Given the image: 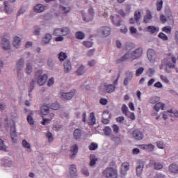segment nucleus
Instances as JSON below:
<instances>
[{"label":"nucleus","instance_id":"1","mask_svg":"<svg viewBox=\"0 0 178 178\" xmlns=\"http://www.w3.org/2000/svg\"><path fill=\"white\" fill-rule=\"evenodd\" d=\"M68 34H70V29L67 26L56 29L53 32V35L57 36L55 38V41L57 42L63 41L65 40L63 37L68 35Z\"/></svg>","mask_w":178,"mask_h":178},{"label":"nucleus","instance_id":"2","mask_svg":"<svg viewBox=\"0 0 178 178\" xmlns=\"http://www.w3.org/2000/svg\"><path fill=\"white\" fill-rule=\"evenodd\" d=\"M47 80L48 75L47 74H42V70H38L35 73V79L32 81V84L34 86L37 83L38 86H45Z\"/></svg>","mask_w":178,"mask_h":178},{"label":"nucleus","instance_id":"3","mask_svg":"<svg viewBox=\"0 0 178 178\" xmlns=\"http://www.w3.org/2000/svg\"><path fill=\"white\" fill-rule=\"evenodd\" d=\"M5 128L6 130H9L10 129V136L13 140V143H16V137H17V134L16 133V127L15 126V122L13 121H10L8 122V119L5 120Z\"/></svg>","mask_w":178,"mask_h":178},{"label":"nucleus","instance_id":"4","mask_svg":"<svg viewBox=\"0 0 178 178\" xmlns=\"http://www.w3.org/2000/svg\"><path fill=\"white\" fill-rule=\"evenodd\" d=\"M103 173L106 178H118V170L115 168H106Z\"/></svg>","mask_w":178,"mask_h":178},{"label":"nucleus","instance_id":"5","mask_svg":"<svg viewBox=\"0 0 178 178\" xmlns=\"http://www.w3.org/2000/svg\"><path fill=\"white\" fill-rule=\"evenodd\" d=\"M176 57L174 56H169L168 58L163 60V63L166 67L169 69H175V64L176 63Z\"/></svg>","mask_w":178,"mask_h":178},{"label":"nucleus","instance_id":"6","mask_svg":"<svg viewBox=\"0 0 178 178\" xmlns=\"http://www.w3.org/2000/svg\"><path fill=\"white\" fill-rule=\"evenodd\" d=\"M147 56L150 63H155L158 61V58L156 57V51L152 49H149L147 50Z\"/></svg>","mask_w":178,"mask_h":178},{"label":"nucleus","instance_id":"7","mask_svg":"<svg viewBox=\"0 0 178 178\" xmlns=\"http://www.w3.org/2000/svg\"><path fill=\"white\" fill-rule=\"evenodd\" d=\"M94 8L92 7L89 8L88 10V13H82L83 20H85V22H91V20H92L94 18Z\"/></svg>","mask_w":178,"mask_h":178},{"label":"nucleus","instance_id":"8","mask_svg":"<svg viewBox=\"0 0 178 178\" xmlns=\"http://www.w3.org/2000/svg\"><path fill=\"white\" fill-rule=\"evenodd\" d=\"M97 34L100 37H108L111 35V28L109 26H102L98 29Z\"/></svg>","mask_w":178,"mask_h":178},{"label":"nucleus","instance_id":"9","mask_svg":"<svg viewBox=\"0 0 178 178\" xmlns=\"http://www.w3.org/2000/svg\"><path fill=\"white\" fill-rule=\"evenodd\" d=\"M74 94H76V90H72L69 92H60V97L64 101H69V99H72L74 97Z\"/></svg>","mask_w":178,"mask_h":178},{"label":"nucleus","instance_id":"10","mask_svg":"<svg viewBox=\"0 0 178 178\" xmlns=\"http://www.w3.org/2000/svg\"><path fill=\"white\" fill-rule=\"evenodd\" d=\"M132 137L136 141H141L144 138V134L138 129H136L132 132Z\"/></svg>","mask_w":178,"mask_h":178},{"label":"nucleus","instance_id":"11","mask_svg":"<svg viewBox=\"0 0 178 178\" xmlns=\"http://www.w3.org/2000/svg\"><path fill=\"white\" fill-rule=\"evenodd\" d=\"M133 60V54L131 51H127L124 56H122L120 59L116 60L117 63H122V62H127V60Z\"/></svg>","mask_w":178,"mask_h":178},{"label":"nucleus","instance_id":"12","mask_svg":"<svg viewBox=\"0 0 178 178\" xmlns=\"http://www.w3.org/2000/svg\"><path fill=\"white\" fill-rule=\"evenodd\" d=\"M67 177L71 178L77 177V168L76 167V165L72 164L70 166L69 173L67 175Z\"/></svg>","mask_w":178,"mask_h":178},{"label":"nucleus","instance_id":"13","mask_svg":"<svg viewBox=\"0 0 178 178\" xmlns=\"http://www.w3.org/2000/svg\"><path fill=\"white\" fill-rule=\"evenodd\" d=\"M144 169V161L138 160L136 165V175L137 176H141L143 175V170Z\"/></svg>","mask_w":178,"mask_h":178},{"label":"nucleus","instance_id":"14","mask_svg":"<svg viewBox=\"0 0 178 178\" xmlns=\"http://www.w3.org/2000/svg\"><path fill=\"white\" fill-rule=\"evenodd\" d=\"M1 47L4 51H8V49H10V41L7 38H3L1 42Z\"/></svg>","mask_w":178,"mask_h":178},{"label":"nucleus","instance_id":"15","mask_svg":"<svg viewBox=\"0 0 178 178\" xmlns=\"http://www.w3.org/2000/svg\"><path fill=\"white\" fill-rule=\"evenodd\" d=\"M132 52V56H133V60H135V59H140L143 55V48L140 47Z\"/></svg>","mask_w":178,"mask_h":178},{"label":"nucleus","instance_id":"16","mask_svg":"<svg viewBox=\"0 0 178 178\" xmlns=\"http://www.w3.org/2000/svg\"><path fill=\"white\" fill-rule=\"evenodd\" d=\"M24 58H20L16 63V72L19 73L23 69H24Z\"/></svg>","mask_w":178,"mask_h":178},{"label":"nucleus","instance_id":"17","mask_svg":"<svg viewBox=\"0 0 178 178\" xmlns=\"http://www.w3.org/2000/svg\"><path fill=\"white\" fill-rule=\"evenodd\" d=\"M1 165L6 168H12L15 163H13V161L10 160L9 158H6L2 159Z\"/></svg>","mask_w":178,"mask_h":178},{"label":"nucleus","instance_id":"18","mask_svg":"<svg viewBox=\"0 0 178 178\" xmlns=\"http://www.w3.org/2000/svg\"><path fill=\"white\" fill-rule=\"evenodd\" d=\"M70 152L72 154L70 156L71 159H74L76 155H77V152H79V146L77 145H72L70 149Z\"/></svg>","mask_w":178,"mask_h":178},{"label":"nucleus","instance_id":"19","mask_svg":"<svg viewBox=\"0 0 178 178\" xmlns=\"http://www.w3.org/2000/svg\"><path fill=\"white\" fill-rule=\"evenodd\" d=\"M129 169H130V163L127 162L123 163L121 166V174L124 176H126Z\"/></svg>","mask_w":178,"mask_h":178},{"label":"nucleus","instance_id":"20","mask_svg":"<svg viewBox=\"0 0 178 178\" xmlns=\"http://www.w3.org/2000/svg\"><path fill=\"white\" fill-rule=\"evenodd\" d=\"M149 165L150 166H152V165H154V169H156V170H160V169L163 168V163H159V162H155V161L154 160L150 161Z\"/></svg>","mask_w":178,"mask_h":178},{"label":"nucleus","instance_id":"21","mask_svg":"<svg viewBox=\"0 0 178 178\" xmlns=\"http://www.w3.org/2000/svg\"><path fill=\"white\" fill-rule=\"evenodd\" d=\"M72 71V63L69 60H66L64 63V72L70 73Z\"/></svg>","mask_w":178,"mask_h":178},{"label":"nucleus","instance_id":"22","mask_svg":"<svg viewBox=\"0 0 178 178\" xmlns=\"http://www.w3.org/2000/svg\"><path fill=\"white\" fill-rule=\"evenodd\" d=\"M168 170L170 173H178V165L177 163H172L168 167Z\"/></svg>","mask_w":178,"mask_h":178},{"label":"nucleus","instance_id":"23","mask_svg":"<svg viewBox=\"0 0 178 178\" xmlns=\"http://www.w3.org/2000/svg\"><path fill=\"white\" fill-rule=\"evenodd\" d=\"M90 163L89 165L91 166V168L95 166L97 162L98 161V159L97 156H95V154H90Z\"/></svg>","mask_w":178,"mask_h":178},{"label":"nucleus","instance_id":"24","mask_svg":"<svg viewBox=\"0 0 178 178\" xmlns=\"http://www.w3.org/2000/svg\"><path fill=\"white\" fill-rule=\"evenodd\" d=\"M33 10L36 13H41L45 10V7L42 4H37L33 7Z\"/></svg>","mask_w":178,"mask_h":178},{"label":"nucleus","instance_id":"25","mask_svg":"<svg viewBox=\"0 0 178 178\" xmlns=\"http://www.w3.org/2000/svg\"><path fill=\"white\" fill-rule=\"evenodd\" d=\"M111 20L113 22V24H114V26H116L117 27L120 26L122 24H120V18L119 17V16H111Z\"/></svg>","mask_w":178,"mask_h":178},{"label":"nucleus","instance_id":"26","mask_svg":"<svg viewBox=\"0 0 178 178\" xmlns=\"http://www.w3.org/2000/svg\"><path fill=\"white\" fill-rule=\"evenodd\" d=\"M136 48V44L134 43L127 42L124 44V49L126 51H131V49H134Z\"/></svg>","mask_w":178,"mask_h":178},{"label":"nucleus","instance_id":"27","mask_svg":"<svg viewBox=\"0 0 178 178\" xmlns=\"http://www.w3.org/2000/svg\"><path fill=\"white\" fill-rule=\"evenodd\" d=\"M74 138L76 141H79L81 138V130L79 129H76L74 131Z\"/></svg>","mask_w":178,"mask_h":178},{"label":"nucleus","instance_id":"28","mask_svg":"<svg viewBox=\"0 0 178 178\" xmlns=\"http://www.w3.org/2000/svg\"><path fill=\"white\" fill-rule=\"evenodd\" d=\"M152 20V14L151 11L147 10L146 15L144 16V22L145 23H149Z\"/></svg>","mask_w":178,"mask_h":178},{"label":"nucleus","instance_id":"29","mask_svg":"<svg viewBox=\"0 0 178 178\" xmlns=\"http://www.w3.org/2000/svg\"><path fill=\"white\" fill-rule=\"evenodd\" d=\"M96 122L97 119H95V114L94 113H91L89 117L88 124L90 126H93V124H95Z\"/></svg>","mask_w":178,"mask_h":178},{"label":"nucleus","instance_id":"30","mask_svg":"<svg viewBox=\"0 0 178 178\" xmlns=\"http://www.w3.org/2000/svg\"><path fill=\"white\" fill-rule=\"evenodd\" d=\"M22 44V39L17 36L14 37L13 45L15 48H19Z\"/></svg>","mask_w":178,"mask_h":178},{"label":"nucleus","instance_id":"31","mask_svg":"<svg viewBox=\"0 0 178 178\" xmlns=\"http://www.w3.org/2000/svg\"><path fill=\"white\" fill-rule=\"evenodd\" d=\"M26 72L28 74L33 73V65L29 60L26 63Z\"/></svg>","mask_w":178,"mask_h":178},{"label":"nucleus","instance_id":"32","mask_svg":"<svg viewBox=\"0 0 178 178\" xmlns=\"http://www.w3.org/2000/svg\"><path fill=\"white\" fill-rule=\"evenodd\" d=\"M34 115L33 111H31L29 114L27 115V122L29 123L31 126L34 124V118H33Z\"/></svg>","mask_w":178,"mask_h":178},{"label":"nucleus","instance_id":"33","mask_svg":"<svg viewBox=\"0 0 178 178\" xmlns=\"http://www.w3.org/2000/svg\"><path fill=\"white\" fill-rule=\"evenodd\" d=\"M77 76H83L86 73V67L81 65L76 72Z\"/></svg>","mask_w":178,"mask_h":178},{"label":"nucleus","instance_id":"34","mask_svg":"<svg viewBox=\"0 0 178 178\" xmlns=\"http://www.w3.org/2000/svg\"><path fill=\"white\" fill-rule=\"evenodd\" d=\"M41 114L44 116H47L49 113V106H42L41 107Z\"/></svg>","mask_w":178,"mask_h":178},{"label":"nucleus","instance_id":"35","mask_svg":"<svg viewBox=\"0 0 178 178\" xmlns=\"http://www.w3.org/2000/svg\"><path fill=\"white\" fill-rule=\"evenodd\" d=\"M164 108H165V104H163L161 102L156 103L154 106V109L156 111V112H158L159 111H160V109L163 111Z\"/></svg>","mask_w":178,"mask_h":178},{"label":"nucleus","instance_id":"36","mask_svg":"<svg viewBox=\"0 0 178 178\" xmlns=\"http://www.w3.org/2000/svg\"><path fill=\"white\" fill-rule=\"evenodd\" d=\"M139 147H141L143 149H147V151H153L154 148V146L152 144L140 145Z\"/></svg>","mask_w":178,"mask_h":178},{"label":"nucleus","instance_id":"37","mask_svg":"<svg viewBox=\"0 0 178 178\" xmlns=\"http://www.w3.org/2000/svg\"><path fill=\"white\" fill-rule=\"evenodd\" d=\"M159 31V29H157L156 27L154 26H149L147 27V32L150 33L151 34H154V33H158Z\"/></svg>","mask_w":178,"mask_h":178},{"label":"nucleus","instance_id":"38","mask_svg":"<svg viewBox=\"0 0 178 178\" xmlns=\"http://www.w3.org/2000/svg\"><path fill=\"white\" fill-rule=\"evenodd\" d=\"M75 37L77 40H84V38H86V35L81 31H77L75 33Z\"/></svg>","mask_w":178,"mask_h":178},{"label":"nucleus","instance_id":"39","mask_svg":"<svg viewBox=\"0 0 178 178\" xmlns=\"http://www.w3.org/2000/svg\"><path fill=\"white\" fill-rule=\"evenodd\" d=\"M60 9L63 12V13H69L72 10L70 6H60Z\"/></svg>","mask_w":178,"mask_h":178},{"label":"nucleus","instance_id":"40","mask_svg":"<svg viewBox=\"0 0 178 178\" xmlns=\"http://www.w3.org/2000/svg\"><path fill=\"white\" fill-rule=\"evenodd\" d=\"M49 108L53 109V111H58L60 108V106L58 103H52L51 104H49Z\"/></svg>","mask_w":178,"mask_h":178},{"label":"nucleus","instance_id":"41","mask_svg":"<svg viewBox=\"0 0 178 178\" xmlns=\"http://www.w3.org/2000/svg\"><path fill=\"white\" fill-rule=\"evenodd\" d=\"M115 86L112 84L106 86V92L108 93L113 92V91H115Z\"/></svg>","mask_w":178,"mask_h":178},{"label":"nucleus","instance_id":"42","mask_svg":"<svg viewBox=\"0 0 178 178\" xmlns=\"http://www.w3.org/2000/svg\"><path fill=\"white\" fill-rule=\"evenodd\" d=\"M47 65L49 67V70H54V66H55V64L54 63V60L52 58H49L47 60Z\"/></svg>","mask_w":178,"mask_h":178},{"label":"nucleus","instance_id":"43","mask_svg":"<svg viewBox=\"0 0 178 178\" xmlns=\"http://www.w3.org/2000/svg\"><path fill=\"white\" fill-rule=\"evenodd\" d=\"M66 58H67V55H66L65 53H64L63 51H61L58 54V59L60 62H63V60H65Z\"/></svg>","mask_w":178,"mask_h":178},{"label":"nucleus","instance_id":"44","mask_svg":"<svg viewBox=\"0 0 178 178\" xmlns=\"http://www.w3.org/2000/svg\"><path fill=\"white\" fill-rule=\"evenodd\" d=\"M163 6V0H157L156 2V9L157 10H162V8Z\"/></svg>","mask_w":178,"mask_h":178},{"label":"nucleus","instance_id":"45","mask_svg":"<svg viewBox=\"0 0 178 178\" xmlns=\"http://www.w3.org/2000/svg\"><path fill=\"white\" fill-rule=\"evenodd\" d=\"M52 38V35L49 33L46 34V35L44 36V39H43V42H44V44H48V42H49V41H51Z\"/></svg>","mask_w":178,"mask_h":178},{"label":"nucleus","instance_id":"46","mask_svg":"<svg viewBox=\"0 0 178 178\" xmlns=\"http://www.w3.org/2000/svg\"><path fill=\"white\" fill-rule=\"evenodd\" d=\"M8 3H9L8 1H5L4 6L6 9V13H7L8 15H10V13H12V9L9 8V6H8Z\"/></svg>","mask_w":178,"mask_h":178},{"label":"nucleus","instance_id":"47","mask_svg":"<svg viewBox=\"0 0 178 178\" xmlns=\"http://www.w3.org/2000/svg\"><path fill=\"white\" fill-rule=\"evenodd\" d=\"M159 38H161V40H162L163 41H168V40H169V38L168 37V35H166L165 33L161 32L159 35H158Z\"/></svg>","mask_w":178,"mask_h":178},{"label":"nucleus","instance_id":"48","mask_svg":"<svg viewBox=\"0 0 178 178\" xmlns=\"http://www.w3.org/2000/svg\"><path fill=\"white\" fill-rule=\"evenodd\" d=\"M22 144L24 148H26L28 149H30V148H31V145H30V143L26 140H23Z\"/></svg>","mask_w":178,"mask_h":178},{"label":"nucleus","instance_id":"49","mask_svg":"<svg viewBox=\"0 0 178 178\" xmlns=\"http://www.w3.org/2000/svg\"><path fill=\"white\" fill-rule=\"evenodd\" d=\"M144 73V67H141L136 70V77H138L139 76H141V74Z\"/></svg>","mask_w":178,"mask_h":178},{"label":"nucleus","instance_id":"50","mask_svg":"<svg viewBox=\"0 0 178 178\" xmlns=\"http://www.w3.org/2000/svg\"><path fill=\"white\" fill-rule=\"evenodd\" d=\"M121 111L123 113V115H127V113H129V108L127 107V106H126V104H123L121 108Z\"/></svg>","mask_w":178,"mask_h":178},{"label":"nucleus","instance_id":"51","mask_svg":"<svg viewBox=\"0 0 178 178\" xmlns=\"http://www.w3.org/2000/svg\"><path fill=\"white\" fill-rule=\"evenodd\" d=\"M135 21L138 22L141 19V12L136 11L134 13Z\"/></svg>","mask_w":178,"mask_h":178},{"label":"nucleus","instance_id":"52","mask_svg":"<svg viewBox=\"0 0 178 178\" xmlns=\"http://www.w3.org/2000/svg\"><path fill=\"white\" fill-rule=\"evenodd\" d=\"M6 149H7L6 145H5L2 139H0V150L6 151Z\"/></svg>","mask_w":178,"mask_h":178},{"label":"nucleus","instance_id":"53","mask_svg":"<svg viewBox=\"0 0 178 178\" xmlns=\"http://www.w3.org/2000/svg\"><path fill=\"white\" fill-rule=\"evenodd\" d=\"M159 101V97H153L149 99V104H156Z\"/></svg>","mask_w":178,"mask_h":178},{"label":"nucleus","instance_id":"54","mask_svg":"<svg viewBox=\"0 0 178 178\" xmlns=\"http://www.w3.org/2000/svg\"><path fill=\"white\" fill-rule=\"evenodd\" d=\"M97 148H98V144L95 143H91L90 145L89 146V149L90 151H95Z\"/></svg>","mask_w":178,"mask_h":178},{"label":"nucleus","instance_id":"55","mask_svg":"<svg viewBox=\"0 0 178 178\" xmlns=\"http://www.w3.org/2000/svg\"><path fill=\"white\" fill-rule=\"evenodd\" d=\"M49 123H51V119L49 118H43V120L41 122L42 126H47V124H49Z\"/></svg>","mask_w":178,"mask_h":178},{"label":"nucleus","instance_id":"56","mask_svg":"<svg viewBox=\"0 0 178 178\" xmlns=\"http://www.w3.org/2000/svg\"><path fill=\"white\" fill-rule=\"evenodd\" d=\"M55 83V79H54V77H51L47 82V86L48 87H52V86H54V84Z\"/></svg>","mask_w":178,"mask_h":178},{"label":"nucleus","instance_id":"57","mask_svg":"<svg viewBox=\"0 0 178 178\" xmlns=\"http://www.w3.org/2000/svg\"><path fill=\"white\" fill-rule=\"evenodd\" d=\"M125 116H127V118L131 119L132 120H136V115H134V113H131L129 111L127 113V115H125Z\"/></svg>","mask_w":178,"mask_h":178},{"label":"nucleus","instance_id":"58","mask_svg":"<svg viewBox=\"0 0 178 178\" xmlns=\"http://www.w3.org/2000/svg\"><path fill=\"white\" fill-rule=\"evenodd\" d=\"M104 133L106 136H111V133H112V129L109 127H106L104 129Z\"/></svg>","mask_w":178,"mask_h":178},{"label":"nucleus","instance_id":"59","mask_svg":"<svg viewBox=\"0 0 178 178\" xmlns=\"http://www.w3.org/2000/svg\"><path fill=\"white\" fill-rule=\"evenodd\" d=\"M61 6H70V1L69 0H60Z\"/></svg>","mask_w":178,"mask_h":178},{"label":"nucleus","instance_id":"60","mask_svg":"<svg viewBox=\"0 0 178 178\" xmlns=\"http://www.w3.org/2000/svg\"><path fill=\"white\" fill-rule=\"evenodd\" d=\"M162 31H164V33H167V34H170L172 31V29L169 26H165L162 29Z\"/></svg>","mask_w":178,"mask_h":178},{"label":"nucleus","instance_id":"61","mask_svg":"<svg viewBox=\"0 0 178 178\" xmlns=\"http://www.w3.org/2000/svg\"><path fill=\"white\" fill-rule=\"evenodd\" d=\"M83 44L85 47H86V48H91V47H92V42L90 41H83Z\"/></svg>","mask_w":178,"mask_h":178},{"label":"nucleus","instance_id":"62","mask_svg":"<svg viewBox=\"0 0 178 178\" xmlns=\"http://www.w3.org/2000/svg\"><path fill=\"white\" fill-rule=\"evenodd\" d=\"M166 15L169 20L173 21V15H172V12H170V10H168L166 11Z\"/></svg>","mask_w":178,"mask_h":178},{"label":"nucleus","instance_id":"63","mask_svg":"<svg viewBox=\"0 0 178 178\" xmlns=\"http://www.w3.org/2000/svg\"><path fill=\"white\" fill-rule=\"evenodd\" d=\"M113 132L115 133V134H118V133H119V126H118V124H113Z\"/></svg>","mask_w":178,"mask_h":178},{"label":"nucleus","instance_id":"64","mask_svg":"<svg viewBox=\"0 0 178 178\" xmlns=\"http://www.w3.org/2000/svg\"><path fill=\"white\" fill-rule=\"evenodd\" d=\"M126 76L128 77V79H133V72L131 71H127Z\"/></svg>","mask_w":178,"mask_h":178}]
</instances>
